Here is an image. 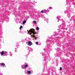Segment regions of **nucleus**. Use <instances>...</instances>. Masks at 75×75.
<instances>
[{
  "mask_svg": "<svg viewBox=\"0 0 75 75\" xmlns=\"http://www.w3.org/2000/svg\"><path fill=\"white\" fill-rule=\"evenodd\" d=\"M28 31V34L29 33V32H30L31 33H33V35H35V31H34V29H30V30H29V31L27 30Z\"/></svg>",
  "mask_w": 75,
  "mask_h": 75,
  "instance_id": "nucleus-1",
  "label": "nucleus"
},
{
  "mask_svg": "<svg viewBox=\"0 0 75 75\" xmlns=\"http://www.w3.org/2000/svg\"><path fill=\"white\" fill-rule=\"evenodd\" d=\"M28 65L27 64H26L24 65V67H22V68L23 69H25V68H26L27 67H28Z\"/></svg>",
  "mask_w": 75,
  "mask_h": 75,
  "instance_id": "nucleus-2",
  "label": "nucleus"
},
{
  "mask_svg": "<svg viewBox=\"0 0 75 75\" xmlns=\"http://www.w3.org/2000/svg\"><path fill=\"white\" fill-rule=\"evenodd\" d=\"M28 45L29 46H31V45H32V42L31 41H29L28 42Z\"/></svg>",
  "mask_w": 75,
  "mask_h": 75,
  "instance_id": "nucleus-3",
  "label": "nucleus"
},
{
  "mask_svg": "<svg viewBox=\"0 0 75 75\" xmlns=\"http://www.w3.org/2000/svg\"><path fill=\"white\" fill-rule=\"evenodd\" d=\"M1 65L2 66H3V67H4V66H5V64L4 63H2L1 64Z\"/></svg>",
  "mask_w": 75,
  "mask_h": 75,
  "instance_id": "nucleus-4",
  "label": "nucleus"
},
{
  "mask_svg": "<svg viewBox=\"0 0 75 75\" xmlns=\"http://www.w3.org/2000/svg\"><path fill=\"white\" fill-rule=\"evenodd\" d=\"M4 54H5V52H4V51H2L1 53V55H3Z\"/></svg>",
  "mask_w": 75,
  "mask_h": 75,
  "instance_id": "nucleus-5",
  "label": "nucleus"
},
{
  "mask_svg": "<svg viewBox=\"0 0 75 75\" xmlns=\"http://www.w3.org/2000/svg\"><path fill=\"white\" fill-rule=\"evenodd\" d=\"M23 24H24L25 23H26V21L25 20H24L23 21Z\"/></svg>",
  "mask_w": 75,
  "mask_h": 75,
  "instance_id": "nucleus-6",
  "label": "nucleus"
},
{
  "mask_svg": "<svg viewBox=\"0 0 75 75\" xmlns=\"http://www.w3.org/2000/svg\"><path fill=\"white\" fill-rule=\"evenodd\" d=\"M44 12H45V11H43V10H42L41 11V13H44Z\"/></svg>",
  "mask_w": 75,
  "mask_h": 75,
  "instance_id": "nucleus-7",
  "label": "nucleus"
},
{
  "mask_svg": "<svg viewBox=\"0 0 75 75\" xmlns=\"http://www.w3.org/2000/svg\"><path fill=\"white\" fill-rule=\"evenodd\" d=\"M39 29H40L39 28V27H36V30H39Z\"/></svg>",
  "mask_w": 75,
  "mask_h": 75,
  "instance_id": "nucleus-8",
  "label": "nucleus"
},
{
  "mask_svg": "<svg viewBox=\"0 0 75 75\" xmlns=\"http://www.w3.org/2000/svg\"><path fill=\"white\" fill-rule=\"evenodd\" d=\"M23 28V26L22 25H21L20 26V27L19 28L20 30H21V28Z\"/></svg>",
  "mask_w": 75,
  "mask_h": 75,
  "instance_id": "nucleus-9",
  "label": "nucleus"
},
{
  "mask_svg": "<svg viewBox=\"0 0 75 75\" xmlns=\"http://www.w3.org/2000/svg\"><path fill=\"white\" fill-rule=\"evenodd\" d=\"M28 74H30V73H31V71H28Z\"/></svg>",
  "mask_w": 75,
  "mask_h": 75,
  "instance_id": "nucleus-10",
  "label": "nucleus"
},
{
  "mask_svg": "<svg viewBox=\"0 0 75 75\" xmlns=\"http://www.w3.org/2000/svg\"><path fill=\"white\" fill-rule=\"evenodd\" d=\"M33 23H35V24H36V23H37V22H36L35 21H33Z\"/></svg>",
  "mask_w": 75,
  "mask_h": 75,
  "instance_id": "nucleus-11",
  "label": "nucleus"
},
{
  "mask_svg": "<svg viewBox=\"0 0 75 75\" xmlns=\"http://www.w3.org/2000/svg\"><path fill=\"white\" fill-rule=\"evenodd\" d=\"M36 44H37V45H38V42H36Z\"/></svg>",
  "mask_w": 75,
  "mask_h": 75,
  "instance_id": "nucleus-12",
  "label": "nucleus"
},
{
  "mask_svg": "<svg viewBox=\"0 0 75 75\" xmlns=\"http://www.w3.org/2000/svg\"><path fill=\"white\" fill-rule=\"evenodd\" d=\"M62 67H60V71H61V70H62Z\"/></svg>",
  "mask_w": 75,
  "mask_h": 75,
  "instance_id": "nucleus-13",
  "label": "nucleus"
},
{
  "mask_svg": "<svg viewBox=\"0 0 75 75\" xmlns=\"http://www.w3.org/2000/svg\"><path fill=\"white\" fill-rule=\"evenodd\" d=\"M31 37H35V36H34V35H31Z\"/></svg>",
  "mask_w": 75,
  "mask_h": 75,
  "instance_id": "nucleus-14",
  "label": "nucleus"
},
{
  "mask_svg": "<svg viewBox=\"0 0 75 75\" xmlns=\"http://www.w3.org/2000/svg\"><path fill=\"white\" fill-rule=\"evenodd\" d=\"M50 8H51V9H52V8L51 7H50Z\"/></svg>",
  "mask_w": 75,
  "mask_h": 75,
  "instance_id": "nucleus-15",
  "label": "nucleus"
},
{
  "mask_svg": "<svg viewBox=\"0 0 75 75\" xmlns=\"http://www.w3.org/2000/svg\"><path fill=\"white\" fill-rule=\"evenodd\" d=\"M35 40H36L37 39V38H36L35 37Z\"/></svg>",
  "mask_w": 75,
  "mask_h": 75,
  "instance_id": "nucleus-16",
  "label": "nucleus"
},
{
  "mask_svg": "<svg viewBox=\"0 0 75 75\" xmlns=\"http://www.w3.org/2000/svg\"><path fill=\"white\" fill-rule=\"evenodd\" d=\"M30 35H31V34H32V33H30Z\"/></svg>",
  "mask_w": 75,
  "mask_h": 75,
  "instance_id": "nucleus-17",
  "label": "nucleus"
},
{
  "mask_svg": "<svg viewBox=\"0 0 75 75\" xmlns=\"http://www.w3.org/2000/svg\"><path fill=\"white\" fill-rule=\"evenodd\" d=\"M5 53H6V52H5Z\"/></svg>",
  "mask_w": 75,
  "mask_h": 75,
  "instance_id": "nucleus-18",
  "label": "nucleus"
}]
</instances>
